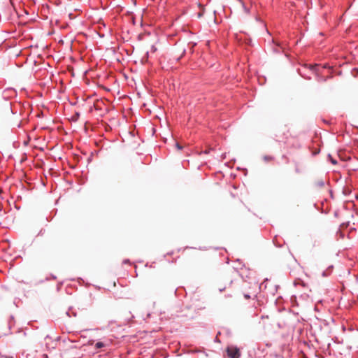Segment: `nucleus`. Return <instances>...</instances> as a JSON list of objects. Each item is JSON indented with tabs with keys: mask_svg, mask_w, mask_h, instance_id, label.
<instances>
[{
	"mask_svg": "<svg viewBox=\"0 0 358 358\" xmlns=\"http://www.w3.org/2000/svg\"><path fill=\"white\" fill-rule=\"evenodd\" d=\"M227 352L229 358H239L241 357L240 350L236 346H228L227 348Z\"/></svg>",
	"mask_w": 358,
	"mask_h": 358,
	"instance_id": "1",
	"label": "nucleus"
},
{
	"mask_svg": "<svg viewBox=\"0 0 358 358\" xmlns=\"http://www.w3.org/2000/svg\"><path fill=\"white\" fill-rule=\"evenodd\" d=\"M104 345H105L104 343L102 342H97L95 344L96 348H103Z\"/></svg>",
	"mask_w": 358,
	"mask_h": 358,
	"instance_id": "2",
	"label": "nucleus"
},
{
	"mask_svg": "<svg viewBox=\"0 0 358 358\" xmlns=\"http://www.w3.org/2000/svg\"><path fill=\"white\" fill-rule=\"evenodd\" d=\"M264 159L266 162H270V161L273 160V157H272V156H264Z\"/></svg>",
	"mask_w": 358,
	"mask_h": 358,
	"instance_id": "3",
	"label": "nucleus"
},
{
	"mask_svg": "<svg viewBox=\"0 0 358 358\" xmlns=\"http://www.w3.org/2000/svg\"><path fill=\"white\" fill-rule=\"evenodd\" d=\"M243 295L246 299H249L252 297L250 293H244Z\"/></svg>",
	"mask_w": 358,
	"mask_h": 358,
	"instance_id": "4",
	"label": "nucleus"
},
{
	"mask_svg": "<svg viewBox=\"0 0 358 358\" xmlns=\"http://www.w3.org/2000/svg\"><path fill=\"white\" fill-rule=\"evenodd\" d=\"M218 289L220 292H223L226 289V287H224V286H222V285H219L218 287Z\"/></svg>",
	"mask_w": 358,
	"mask_h": 358,
	"instance_id": "5",
	"label": "nucleus"
},
{
	"mask_svg": "<svg viewBox=\"0 0 358 358\" xmlns=\"http://www.w3.org/2000/svg\"><path fill=\"white\" fill-rule=\"evenodd\" d=\"M176 147L179 150H182V147L178 143H176Z\"/></svg>",
	"mask_w": 358,
	"mask_h": 358,
	"instance_id": "6",
	"label": "nucleus"
},
{
	"mask_svg": "<svg viewBox=\"0 0 358 358\" xmlns=\"http://www.w3.org/2000/svg\"><path fill=\"white\" fill-rule=\"evenodd\" d=\"M331 162L333 164H337V161L333 158L331 157Z\"/></svg>",
	"mask_w": 358,
	"mask_h": 358,
	"instance_id": "7",
	"label": "nucleus"
},
{
	"mask_svg": "<svg viewBox=\"0 0 358 358\" xmlns=\"http://www.w3.org/2000/svg\"><path fill=\"white\" fill-rule=\"evenodd\" d=\"M296 172H299L300 171L298 167L296 168Z\"/></svg>",
	"mask_w": 358,
	"mask_h": 358,
	"instance_id": "8",
	"label": "nucleus"
},
{
	"mask_svg": "<svg viewBox=\"0 0 358 358\" xmlns=\"http://www.w3.org/2000/svg\"><path fill=\"white\" fill-rule=\"evenodd\" d=\"M152 49H153V52L156 51V49L154 47H152Z\"/></svg>",
	"mask_w": 358,
	"mask_h": 358,
	"instance_id": "9",
	"label": "nucleus"
},
{
	"mask_svg": "<svg viewBox=\"0 0 358 358\" xmlns=\"http://www.w3.org/2000/svg\"><path fill=\"white\" fill-rule=\"evenodd\" d=\"M7 358H12V357H7Z\"/></svg>",
	"mask_w": 358,
	"mask_h": 358,
	"instance_id": "10",
	"label": "nucleus"
}]
</instances>
